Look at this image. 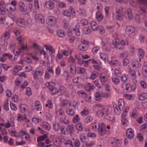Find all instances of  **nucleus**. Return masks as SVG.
<instances>
[{
    "label": "nucleus",
    "instance_id": "obj_1",
    "mask_svg": "<svg viewBox=\"0 0 147 147\" xmlns=\"http://www.w3.org/2000/svg\"><path fill=\"white\" fill-rule=\"evenodd\" d=\"M92 128L94 130H96L98 126V131L100 135L103 136L106 134V125L104 123L94 122L92 123Z\"/></svg>",
    "mask_w": 147,
    "mask_h": 147
},
{
    "label": "nucleus",
    "instance_id": "obj_2",
    "mask_svg": "<svg viewBox=\"0 0 147 147\" xmlns=\"http://www.w3.org/2000/svg\"><path fill=\"white\" fill-rule=\"evenodd\" d=\"M128 42L127 40H120L119 39H115L112 41L111 46L112 48H116L118 49H123V46L127 45Z\"/></svg>",
    "mask_w": 147,
    "mask_h": 147
},
{
    "label": "nucleus",
    "instance_id": "obj_3",
    "mask_svg": "<svg viewBox=\"0 0 147 147\" xmlns=\"http://www.w3.org/2000/svg\"><path fill=\"white\" fill-rule=\"evenodd\" d=\"M10 134L11 136L15 137L20 136L22 138H25L26 140L29 141L30 140V136L29 134L26 132L21 130L19 133H18L15 131H11Z\"/></svg>",
    "mask_w": 147,
    "mask_h": 147
},
{
    "label": "nucleus",
    "instance_id": "obj_4",
    "mask_svg": "<svg viewBox=\"0 0 147 147\" xmlns=\"http://www.w3.org/2000/svg\"><path fill=\"white\" fill-rule=\"evenodd\" d=\"M117 106L115 105L114 108L115 113L117 115H119L121 111L123 110L125 107V102L123 99H120L119 100Z\"/></svg>",
    "mask_w": 147,
    "mask_h": 147
},
{
    "label": "nucleus",
    "instance_id": "obj_5",
    "mask_svg": "<svg viewBox=\"0 0 147 147\" xmlns=\"http://www.w3.org/2000/svg\"><path fill=\"white\" fill-rule=\"evenodd\" d=\"M55 83L53 82H47L45 84V86L49 88L52 94L54 95L59 92L58 89L55 87Z\"/></svg>",
    "mask_w": 147,
    "mask_h": 147
},
{
    "label": "nucleus",
    "instance_id": "obj_6",
    "mask_svg": "<svg viewBox=\"0 0 147 147\" xmlns=\"http://www.w3.org/2000/svg\"><path fill=\"white\" fill-rule=\"evenodd\" d=\"M9 49L11 50H14L13 51V53L15 54V57L16 56H18L20 53L21 52V50H25L28 49V47L27 46H22L21 49H16L15 47V45L14 44H12L10 45L9 46Z\"/></svg>",
    "mask_w": 147,
    "mask_h": 147
},
{
    "label": "nucleus",
    "instance_id": "obj_7",
    "mask_svg": "<svg viewBox=\"0 0 147 147\" xmlns=\"http://www.w3.org/2000/svg\"><path fill=\"white\" fill-rule=\"evenodd\" d=\"M111 108L110 107H109L107 109L103 108L101 109H99L97 112V114L99 117H101L105 115L107 116V114L111 112Z\"/></svg>",
    "mask_w": 147,
    "mask_h": 147
},
{
    "label": "nucleus",
    "instance_id": "obj_8",
    "mask_svg": "<svg viewBox=\"0 0 147 147\" xmlns=\"http://www.w3.org/2000/svg\"><path fill=\"white\" fill-rule=\"evenodd\" d=\"M136 84H134L131 85L129 84L123 83L122 86L123 88L125 89L128 92H131L134 91L136 89Z\"/></svg>",
    "mask_w": 147,
    "mask_h": 147
},
{
    "label": "nucleus",
    "instance_id": "obj_9",
    "mask_svg": "<svg viewBox=\"0 0 147 147\" xmlns=\"http://www.w3.org/2000/svg\"><path fill=\"white\" fill-rule=\"evenodd\" d=\"M11 4L12 7H11L10 4H7L6 5L5 7L7 11L11 12H13L16 10L17 2L15 1H11Z\"/></svg>",
    "mask_w": 147,
    "mask_h": 147
},
{
    "label": "nucleus",
    "instance_id": "obj_10",
    "mask_svg": "<svg viewBox=\"0 0 147 147\" xmlns=\"http://www.w3.org/2000/svg\"><path fill=\"white\" fill-rule=\"evenodd\" d=\"M43 74V69L41 67H37L35 71L32 73L33 76L35 79H37L39 77L41 76Z\"/></svg>",
    "mask_w": 147,
    "mask_h": 147
},
{
    "label": "nucleus",
    "instance_id": "obj_11",
    "mask_svg": "<svg viewBox=\"0 0 147 147\" xmlns=\"http://www.w3.org/2000/svg\"><path fill=\"white\" fill-rule=\"evenodd\" d=\"M57 22L56 18L53 16L48 17L47 19V24L51 27L55 26Z\"/></svg>",
    "mask_w": 147,
    "mask_h": 147
},
{
    "label": "nucleus",
    "instance_id": "obj_12",
    "mask_svg": "<svg viewBox=\"0 0 147 147\" xmlns=\"http://www.w3.org/2000/svg\"><path fill=\"white\" fill-rule=\"evenodd\" d=\"M126 136L129 139H132L135 136L134 131V130L131 128L128 129L126 131Z\"/></svg>",
    "mask_w": 147,
    "mask_h": 147
},
{
    "label": "nucleus",
    "instance_id": "obj_13",
    "mask_svg": "<svg viewBox=\"0 0 147 147\" xmlns=\"http://www.w3.org/2000/svg\"><path fill=\"white\" fill-rule=\"evenodd\" d=\"M136 31L135 28L131 26H128L126 27L125 29V32L128 35L134 33Z\"/></svg>",
    "mask_w": 147,
    "mask_h": 147
},
{
    "label": "nucleus",
    "instance_id": "obj_14",
    "mask_svg": "<svg viewBox=\"0 0 147 147\" xmlns=\"http://www.w3.org/2000/svg\"><path fill=\"white\" fill-rule=\"evenodd\" d=\"M16 120L19 122H22L23 121H24L26 122H28L29 121V120L26 118V116L25 115H22L20 114L18 115Z\"/></svg>",
    "mask_w": 147,
    "mask_h": 147
},
{
    "label": "nucleus",
    "instance_id": "obj_15",
    "mask_svg": "<svg viewBox=\"0 0 147 147\" xmlns=\"http://www.w3.org/2000/svg\"><path fill=\"white\" fill-rule=\"evenodd\" d=\"M109 74L104 73L102 74L100 76V79L102 84L107 82L109 79Z\"/></svg>",
    "mask_w": 147,
    "mask_h": 147
},
{
    "label": "nucleus",
    "instance_id": "obj_16",
    "mask_svg": "<svg viewBox=\"0 0 147 147\" xmlns=\"http://www.w3.org/2000/svg\"><path fill=\"white\" fill-rule=\"evenodd\" d=\"M12 57V55L10 54L4 53L3 54L2 57H0V61L1 62H4L7 59H11Z\"/></svg>",
    "mask_w": 147,
    "mask_h": 147
},
{
    "label": "nucleus",
    "instance_id": "obj_17",
    "mask_svg": "<svg viewBox=\"0 0 147 147\" xmlns=\"http://www.w3.org/2000/svg\"><path fill=\"white\" fill-rule=\"evenodd\" d=\"M46 50L49 51V53H50V55L53 56L55 54V50L53 49L51 46L48 44H46L44 46Z\"/></svg>",
    "mask_w": 147,
    "mask_h": 147
},
{
    "label": "nucleus",
    "instance_id": "obj_18",
    "mask_svg": "<svg viewBox=\"0 0 147 147\" xmlns=\"http://www.w3.org/2000/svg\"><path fill=\"white\" fill-rule=\"evenodd\" d=\"M45 5L47 7L50 9H53L55 7L54 3L51 0H49L45 2Z\"/></svg>",
    "mask_w": 147,
    "mask_h": 147
},
{
    "label": "nucleus",
    "instance_id": "obj_19",
    "mask_svg": "<svg viewBox=\"0 0 147 147\" xmlns=\"http://www.w3.org/2000/svg\"><path fill=\"white\" fill-rule=\"evenodd\" d=\"M129 74L131 75V78L132 79L134 83L136 84L137 82L136 80V73L134 70H131L129 72Z\"/></svg>",
    "mask_w": 147,
    "mask_h": 147
},
{
    "label": "nucleus",
    "instance_id": "obj_20",
    "mask_svg": "<svg viewBox=\"0 0 147 147\" xmlns=\"http://www.w3.org/2000/svg\"><path fill=\"white\" fill-rule=\"evenodd\" d=\"M35 19L36 21L42 24L45 23V19L43 16L41 14H37L35 15Z\"/></svg>",
    "mask_w": 147,
    "mask_h": 147
},
{
    "label": "nucleus",
    "instance_id": "obj_21",
    "mask_svg": "<svg viewBox=\"0 0 147 147\" xmlns=\"http://www.w3.org/2000/svg\"><path fill=\"white\" fill-rule=\"evenodd\" d=\"M16 23L20 26L23 27H26V25L25 24V22L23 19L20 18L18 19L16 21Z\"/></svg>",
    "mask_w": 147,
    "mask_h": 147
},
{
    "label": "nucleus",
    "instance_id": "obj_22",
    "mask_svg": "<svg viewBox=\"0 0 147 147\" xmlns=\"http://www.w3.org/2000/svg\"><path fill=\"white\" fill-rule=\"evenodd\" d=\"M126 116L121 115V124L125 126H127L129 125V123L128 120L126 119Z\"/></svg>",
    "mask_w": 147,
    "mask_h": 147
},
{
    "label": "nucleus",
    "instance_id": "obj_23",
    "mask_svg": "<svg viewBox=\"0 0 147 147\" xmlns=\"http://www.w3.org/2000/svg\"><path fill=\"white\" fill-rule=\"evenodd\" d=\"M99 55L100 58L105 62H108V56L106 53H100Z\"/></svg>",
    "mask_w": 147,
    "mask_h": 147
},
{
    "label": "nucleus",
    "instance_id": "obj_24",
    "mask_svg": "<svg viewBox=\"0 0 147 147\" xmlns=\"http://www.w3.org/2000/svg\"><path fill=\"white\" fill-rule=\"evenodd\" d=\"M142 75L145 77H147V62H144L142 67Z\"/></svg>",
    "mask_w": 147,
    "mask_h": 147
},
{
    "label": "nucleus",
    "instance_id": "obj_25",
    "mask_svg": "<svg viewBox=\"0 0 147 147\" xmlns=\"http://www.w3.org/2000/svg\"><path fill=\"white\" fill-rule=\"evenodd\" d=\"M138 98L141 100H143L147 99V93L145 92H142L139 94Z\"/></svg>",
    "mask_w": 147,
    "mask_h": 147
},
{
    "label": "nucleus",
    "instance_id": "obj_26",
    "mask_svg": "<svg viewBox=\"0 0 147 147\" xmlns=\"http://www.w3.org/2000/svg\"><path fill=\"white\" fill-rule=\"evenodd\" d=\"M63 138L59 136L56 138L54 140V143L56 145H60L62 143Z\"/></svg>",
    "mask_w": 147,
    "mask_h": 147
},
{
    "label": "nucleus",
    "instance_id": "obj_27",
    "mask_svg": "<svg viewBox=\"0 0 147 147\" xmlns=\"http://www.w3.org/2000/svg\"><path fill=\"white\" fill-rule=\"evenodd\" d=\"M111 142L109 143H111V144H118L121 143L122 142V141L121 140L118 139L117 138H112L111 139Z\"/></svg>",
    "mask_w": 147,
    "mask_h": 147
},
{
    "label": "nucleus",
    "instance_id": "obj_28",
    "mask_svg": "<svg viewBox=\"0 0 147 147\" xmlns=\"http://www.w3.org/2000/svg\"><path fill=\"white\" fill-rule=\"evenodd\" d=\"M27 106L24 104H22L20 106V109L22 113L26 112L27 110Z\"/></svg>",
    "mask_w": 147,
    "mask_h": 147
},
{
    "label": "nucleus",
    "instance_id": "obj_29",
    "mask_svg": "<svg viewBox=\"0 0 147 147\" xmlns=\"http://www.w3.org/2000/svg\"><path fill=\"white\" fill-rule=\"evenodd\" d=\"M138 56L140 59L139 60V61H141V59H142L144 56V53L143 50L141 49H139L138 50Z\"/></svg>",
    "mask_w": 147,
    "mask_h": 147
},
{
    "label": "nucleus",
    "instance_id": "obj_30",
    "mask_svg": "<svg viewBox=\"0 0 147 147\" xmlns=\"http://www.w3.org/2000/svg\"><path fill=\"white\" fill-rule=\"evenodd\" d=\"M57 35L59 37H63L65 36L66 34L64 31L62 30H59L57 31Z\"/></svg>",
    "mask_w": 147,
    "mask_h": 147
},
{
    "label": "nucleus",
    "instance_id": "obj_31",
    "mask_svg": "<svg viewBox=\"0 0 147 147\" xmlns=\"http://www.w3.org/2000/svg\"><path fill=\"white\" fill-rule=\"evenodd\" d=\"M75 57L78 61V63L79 64H82V61L83 60L81 59V57H82V55L80 53L77 54L75 55Z\"/></svg>",
    "mask_w": 147,
    "mask_h": 147
},
{
    "label": "nucleus",
    "instance_id": "obj_32",
    "mask_svg": "<svg viewBox=\"0 0 147 147\" xmlns=\"http://www.w3.org/2000/svg\"><path fill=\"white\" fill-rule=\"evenodd\" d=\"M62 106L69 107L71 105V102H69L67 100H64L61 102Z\"/></svg>",
    "mask_w": 147,
    "mask_h": 147
},
{
    "label": "nucleus",
    "instance_id": "obj_33",
    "mask_svg": "<svg viewBox=\"0 0 147 147\" xmlns=\"http://www.w3.org/2000/svg\"><path fill=\"white\" fill-rule=\"evenodd\" d=\"M96 17L98 21H101L103 18V16L100 12H98L96 13Z\"/></svg>",
    "mask_w": 147,
    "mask_h": 147
},
{
    "label": "nucleus",
    "instance_id": "obj_34",
    "mask_svg": "<svg viewBox=\"0 0 147 147\" xmlns=\"http://www.w3.org/2000/svg\"><path fill=\"white\" fill-rule=\"evenodd\" d=\"M19 9L22 12L26 11V8L25 4L22 3H20L19 4Z\"/></svg>",
    "mask_w": 147,
    "mask_h": 147
},
{
    "label": "nucleus",
    "instance_id": "obj_35",
    "mask_svg": "<svg viewBox=\"0 0 147 147\" xmlns=\"http://www.w3.org/2000/svg\"><path fill=\"white\" fill-rule=\"evenodd\" d=\"M35 106L36 109L38 111H40L42 109V105L40 102L36 100V101Z\"/></svg>",
    "mask_w": 147,
    "mask_h": 147
},
{
    "label": "nucleus",
    "instance_id": "obj_36",
    "mask_svg": "<svg viewBox=\"0 0 147 147\" xmlns=\"http://www.w3.org/2000/svg\"><path fill=\"white\" fill-rule=\"evenodd\" d=\"M132 65L133 67L136 68H139L141 67V63L137 61H133L132 63Z\"/></svg>",
    "mask_w": 147,
    "mask_h": 147
},
{
    "label": "nucleus",
    "instance_id": "obj_37",
    "mask_svg": "<svg viewBox=\"0 0 147 147\" xmlns=\"http://www.w3.org/2000/svg\"><path fill=\"white\" fill-rule=\"evenodd\" d=\"M78 49L82 51H86L87 49V48L86 45L81 44L79 45L78 47Z\"/></svg>",
    "mask_w": 147,
    "mask_h": 147
},
{
    "label": "nucleus",
    "instance_id": "obj_38",
    "mask_svg": "<svg viewBox=\"0 0 147 147\" xmlns=\"http://www.w3.org/2000/svg\"><path fill=\"white\" fill-rule=\"evenodd\" d=\"M124 97L126 99L128 100H132L134 99V96L133 95L128 94H124Z\"/></svg>",
    "mask_w": 147,
    "mask_h": 147
},
{
    "label": "nucleus",
    "instance_id": "obj_39",
    "mask_svg": "<svg viewBox=\"0 0 147 147\" xmlns=\"http://www.w3.org/2000/svg\"><path fill=\"white\" fill-rule=\"evenodd\" d=\"M131 117L136 118L137 117V111L136 109H133L130 112Z\"/></svg>",
    "mask_w": 147,
    "mask_h": 147
},
{
    "label": "nucleus",
    "instance_id": "obj_40",
    "mask_svg": "<svg viewBox=\"0 0 147 147\" xmlns=\"http://www.w3.org/2000/svg\"><path fill=\"white\" fill-rule=\"evenodd\" d=\"M3 108L6 111L9 110L8 100L6 99L4 102Z\"/></svg>",
    "mask_w": 147,
    "mask_h": 147
},
{
    "label": "nucleus",
    "instance_id": "obj_41",
    "mask_svg": "<svg viewBox=\"0 0 147 147\" xmlns=\"http://www.w3.org/2000/svg\"><path fill=\"white\" fill-rule=\"evenodd\" d=\"M90 25L91 28L93 31H95L97 29V25L96 22L92 21L90 23Z\"/></svg>",
    "mask_w": 147,
    "mask_h": 147
},
{
    "label": "nucleus",
    "instance_id": "obj_42",
    "mask_svg": "<svg viewBox=\"0 0 147 147\" xmlns=\"http://www.w3.org/2000/svg\"><path fill=\"white\" fill-rule=\"evenodd\" d=\"M47 137L48 136L46 134L41 136L38 138L37 141V142H42V141L46 139Z\"/></svg>",
    "mask_w": 147,
    "mask_h": 147
},
{
    "label": "nucleus",
    "instance_id": "obj_43",
    "mask_svg": "<svg viewBox=\"0 0 147 147\" xmlns=\"http://www.w3.org/2000/svg\"><path fill=\"white\" fill-rule=\"evenodd\" d=\"M94 88V86L93 85H91L90 84L88 83L86 85L85 87V88L86 90L89 91L91 89H93Z\"/></svg>",
    "mask_w": 147,
    "mask_h": 147
},
{
    "label": "nucleus",
    "instance_id": "obj_44",
    "mask_svg": "<svg viewBox=\"0 0 147 147\" xmlns=\"http://www.w3.org/2000/svg\"><path fill=\"white\" fill-rule=\"evenodd\" d=\"M89 111L88 109L86 108H84V110L82 111L80 114L82 116H85L88 114Z\"/></svg>",
    "mask_w": 147,
    "mask_h": 147
},
{
    "label": "nucleus",
    "instance_id": "obj_45",
    "mask_svg": "<svg viewBox=\"0 0 147 147\" xmlns=\"http://www.w3.org/2000/svg\"><path fill=\"white\" fill-rule=\"evenodd\" d=\"M110 64L112 66H115L118 64V62L117 60H114L113 58H112Z\"/></svg>",
    "mask_w": 147,
    "mask_h": 147
},
{
    "label": "nucleus",
    "instance_id": "obj_46",
    "mask_svg": "<svg viewBox=\"0 0 147 147\" xmlns=\"http://www.w3.org/2000/svg\"><path fill=\"white\" fill-rule=\"evenodd\" d=\"M73 30L75 32L77 36L80 35L81 32L79 29V26H76L75 28Z\"/></svg>",
    "mask_w": 147,
    "mask_h": 147
},
{
    "label": "nucleus",
    "instance_id": "obj_47",
    "mask_svg": "<svg viewBox=\"0 0 147 147\" xmlns=\"http://www.w3.org/2000/svg\"><path fill=\"white\" fill-rule=\"evenodd\" d=\"M129 110V107L128 106L126 107L125 109H124L123 113L121 115V116H126L127 115V113Z\"/></svg>",
    "mask_w": 147,
    "mask_h": 147
},
{
    "label": "nucleus",
    "instance_id": "obj_48",
    "mask_svg": "<svg viewBox=\"0 0 147 147\" xmlns=\"http://www.w3.org/2000/svg\"><path fill=\"white\" fill-rule=\"evenodd\" d=\"M66 111L67 113L69 115H73L75 114L74 111L73 110L69 108L67 109H66Z\"/></svg>",
    "mask_w": 147,
    "mask_h": 147
},
{
    "label": "nucleus",
    "instance_id": "obj_49",
    "mask_svg": "<svg viewBox=\"0 0 147 147\" xmlns=\"http://www.w3.org/2000/svg\"><path fill=\"white\" fill-rule=\"evenodd\" d=\"M11 122H10L8 121L5 124L4 123H0V125L2 126H4L5 128H8L9 127L11 126Z\"/></svg>",
    "mask_w": 147,
    "mask_h": 147
},
{
    "label": "nucleus",
    "instance_id": "obj_50",
    "mask_svg": "<svg viewBox=\"0 0 147 147\" xmlns=\"http://www.w3.org/2000/svg\"><path fill=\"white\" fill-rule=\"evenodd\" d=\"M117 12V18L119 20H121L122 19L123 16L121 14V11H118L117 10L116 11Z\"/></svg>",
    "mask_w": 147,
    "mask_h": 147
},
{
    "label": "nucleus",
    "instance_id": "obj_51",
    "mask_svg": "<svg viewBox=\"0 0 147 147\" xmlns=\"http://www.w3.org/2000/svg\"><path fill=\"white\" fill-rule=\"evenodd\" d=\"M80 140L81 141L84 143H86L87 140L86 137L85 136V134H82L80 136Z\"/></svg>",
    "mask_w": 147,
    "mask_h": 147
},
{
    "label": "nucleus",
    "instance_id": "obj_52",
    "mask_svg": "<svg viewBox=\"0 0 147 147\" xmlns=\"http://www.w3.org/2000/svg\"><path fill=\"white\" fill-rule=\"evenodd\" d=\"M10 34L8 32H5L3 34L2 37V40L4 39H8L10 37Z\"/></svg>",
    "mask_w": 147,
    "mask_h": 147
},
{
    "label": "nucleus",
    "instance_id": "obj_53",
    "mask_svg": "<svg viewBox=\"0 0 147 147\" xmlns=\"http://www.w3.org/2000/svg\"><path fill=\"white\" fill-rule=\"evenodd\" d=\"M71 72V73L74 74L76 72V69L74 65H70Z\"/></svg>",
    "mask_w": 147,
    "mask_h": 147
},
{
    "label": "nucleus",
    "instance_id": "obj_54",
    "mask_svg": "<svg viewBox=\"0 0 147 147\" xmlns=\"http://www.w3.org/2000/svg\"><path fill=\"white\" fill-rule=\"evenodd\" d=\"M41 121V119L37 117H33L32 119V122L35 124L38 123L40 122Z\"/></svg>",
    "mask_w": 147,
    "mask_h": 147
},
{
    "label": "nucleus",
    "instance_id": "obj_55",
    "mask_svg": "<svg viewBox=\"0 0 147 147\" xmlns=\"http://www.w3.org/2000/svg\"><path fill=\"white\" fill-rule=\"evenodd\" d=\"M63 54L66 56H67L69 54H70L71 53V51L69 50H64L62 51Z\"/></svg>",
    "mask_w": 147,
    "mask_h": 147
},
{
    "label": "nucleus",
    "instance_id": "obj_56",
    "mask_svg": "<svg viewBox=\"0 0 147 147\" xmlns=\"http://www.w3.org/2000/svg\"><path fill=\"white\" fill-rule=\"evenodd\" d=\"M92 117L90 116L87 117L84 119V121L86 123H88L91 122L92 120Z\"/></svg>",
    "mask_w": 147,
    "mask_h": 147
},
{
    "label": "nucleus",
    "instance_id": "obj_57",
    "mask_svg": "<svg viewBox=\"0 0 147 147\" xmlns=\"http://www.w3.org/2000/svg\"><path fill=\"white\" fill-rule=\"evenodd\" d=\"M73 146L75 147H79L80 146V144L79 141L78 140H75L73 142Z\"/></svg>",
    "mask_w": 147,
    "mask_h": 147
},
{
    "label": "nucleus",
    "instance_id": "obj_58",
    "mask_svg": "<svg viewBox=\"0 0 147 147\" xmlns=\"http://www.w3.org/2000/svg\"><path fill=\"white\" fill-rule=\"evenodd\" d=\"M41 125L46 129L49 130L50 128V126L49 124L47 123H45L44 124L42 123L41 124Z\"/></svg>",
    "mask_w": 147,
    "mask_h": 147
},
{
    "label": "nucleus",
    "instance_id": "obj_59",
    "mask_svg": "<svg viewBox=\"0 0 147 147\" xmlns=\"http://www.w3.org/2000/svg\"><path fill=\"white\" fill-rule=\"evenodd\" d=\"M22 69V66L19 65H17L15 67L13 71L15 72H17L21 70Z\"/></svg>",
    "mask_w": 147,
    "mask_h": 147
},
{
    "label": "nucleus",
    "instance_id": "obj_60",
    "mask_svg": "<svg viewBox=\"0 0 147 147\" xmlns=\"http://www.w3.org/2000/svg\"><path fill=\"white\" fill-rule=\"evenodd\" d=\"M56 115L57 116H61L64 114V111L61 109H60L56 112Z\"/></svg>",
    "mask_w": 147,
    "mask_h": 147
},
{
    "label": "nucleus",
    "instance_id": "obj_61",
    "mask_svg": "<svg viewBox=\"0 0 147 147\" xmlns=\"http://www.w3.org/2000/svg\"><path fill=\"white\" fill-rule=\"evenodd\" d=\"M26 94L28 96H30L32 95V90L31 88H27L26 89Z\"/></svg>",
    "mask_w": 147,
    "mask_h": 147
},
{
    "label": "nucleus",
    "instance_id": "obj_62",
    "mask_svg": "<svg viewBox=\"0 0 147 147\" xmlns=\"http://www.w3.org/2000/svg\"><path fill=\"white\" fill-rule=\"evenodd\" d=\"M22 81V78L21 77H19L16 80V84L18 86H20Z\"/></svg>",
    "mask_w": 147,
    "mask_h": 147
},
{
    "label": "nucleus",
    "instance_id": "obj_63",
    "mask_svg": "<svg viewBox=\"0 0 147 147\" xmlns=\"http://www.w3.org/2000/svg\"><path fill=\"white\" fill-rule=\"evenodd\" d=\"M10 107L12 110L14 111H16L17 110V108L16 105L12 102H10Z\"/></svg>",
    "mask_w": 147,
    "mask_h": 147
},
{
    "label": "nucleus",
    "instance_id": "obj_64",
    "mask_svg": "<svg viewBox=\"0 0 147 147\" xmlns=\"http://www.w3.org/2000/svg\"><path fill=\"white\" fill-rule=\"evenodd\" d=\"M18 99L19 97L17 95H15L13 96L11 98L12 101L14 102H17L18 101Z\"/></svg>",
    "mask_w": 147,
    "mask_h": 147
}]
</instances>
